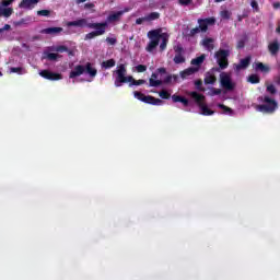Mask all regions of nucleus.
Instances as JSON below:
<instances>
[{
    "mask_svg": "<svg viewBox=\"0 0 280 280\" xmlns=\"http://www.w3.org/2000/svg\"><path fill=\"white\" fill-rule=\"evenodd\" d=\"M69 27H89L90 30H95L91 33H88L84 37V40H93L97 36H102L106 32V22L103 23H93L90 19H80L71 21L68 23Z\"/></svg>",
    "mask_w": 280,
    "mask_h": 280,
    "instance_id": "obj_1",
    "label": "nucleus"
},
{
    "mask_svg": "<svg viewBox=\"0 0 280 280\" xmlns=\"http://www.w3.org/2000/svg\"><path fill=\"white\" fill-rule=\"evenodd\" d=\"M128 71L126 70V65L120 63L118 69L116 70V86H121V84L130 83L129 86H141V84H145V80L139 79L136 80L132 75L126 77Z\"/></svg>",
    "mask_w": 280,
    "mask_h": 280,
    "instance_id": "obj_2",
    "label": "nucleus"
},
{
    "mask_svg": "<svg viewBox=\"0 0 280 280\" xmlns=\"http://www.w3.org/2000/svg\"><path fill=\"white\" fill-rule=\"evenodd\" d=\"M258 102L260 105H256V110L258 113H266L267 115H272L277 108H279V103L268 95L258 96Z\"/></svg>",
    "mask_w": 280,
    "mask_h": 280,
    "instance_id": "obj_3",
    "label": "nucleus"
},
{
    "mask_svg": "<svg viewBox=\"0 0 280 280\" xmlns=\"http://www.w3.org/2000/svg\"><path fill=\"white\" fill-rule=\"evenodd\" d=\"M229 56H231V51L226 49H219L214 54V58L217 59V65L219 68H213V71H220V69L224 70L229 67Z\"/></svg>",
    "mask_w": 280,
    "mask_h": 280,
    "instance_id": "obj_4",
    "label": "nucleus"
},
{
    "mask_svg": "<svg viewBox=\"0 0 280 280\" xmlns=\"http://www.w3.org/2000/svg\"><path fill=\"white\" fill-rule=\"evenodd\" d=\"M190 97H192V100H195L197 106H199V108L201 110V115H205L206 117L214 115L215 112L209 109L207 104H205V95L199 94L198 92H191Z\"/></svg>",
    "mask_w": 280,
    "mask_h": 280,
    "instance_id": "obj_5",
    "label": "nucleus"
},
{
    "mask_svg": "<svg viewBox=\"0 0 280 280\" xmlns=\"http://www.w3.org/2000/svg\"><path fill=\"white\" fill-rule=\"evenodd\" d=\"M133 97L140 102H143L144 104H151V106H161V104H163L161 98H156L152 95H145L139 91L133 92Z\"/></svg>",
    "mask_w": 280,
    "mask_h": 280,
    "instance_id": "obj_6",
    "label": "nucleus"
},
{
    "mask_svg": "<svg viewBox=\"0 0 280 280\" xmlns=\"http://www.w3.org/2000/svg\"><path fill=\"white\" fill-rule=\"evenodd\" d=\"M148 37L150 42L147 46V51H154L155 47H159V43H161V32L153 30L148 33Z\"/></svg>",
    "mask_w": 280,
    "mask_h": 280,
    "instance_id": "obj_7",
    "label": "nucleus"
},
{
    "mask_svg": "<svg viewBox=\"0 0 280 280\" xmlns=\"http://www.w3.org/2000/svg\"><path fill=\"white\" fill-rule=\"evenodd\" d=\"M220 84L222 89H225V91H234L235 83L231 80V75L226 72H222L220 74Z\"/></svg>",
    "mask_w": 280,
    "mask_h": 280,
    "instance_id": "obj_8",
    "label": "nucleus"
},
{
    "mask_svg": "<svg viewBox=\"0 0 280 280\" xmlns=\"http://www.w3.org/2000/svg\"><path fill=\"white\" fill-rule=\"evenodd\" d=\"M40 78L44 80H49L50 82H57L58 80H62V75L58 72H51L50 70H42L39 71Z\"/></svg>",
    "mask_w": 280,
    "mask_h": 280,
    "instance_id": "obj_9",
    "label": "nucleus"
},
{
    "mask_svg": "<svg viewBox=\"0 0 280 280\" xmlns=\"http://www.w3.org/2000/svg\"><path fill=\"white\" fill-rule=\"evenodd\" d=\"M172 80H178V77L168 74L164 80L149 79L150 86H161L162 84H172Z\"/></svg>",
    "mask_w": 280,
    "mask_h": 280,
    "instance_id": "obj_10",
    "label": "nucleus"
},
{
    "mask_svg": "<svg viewBox=\"0 0 280 280\" xmlns=\"http://www.w3.org/2000/svg\"><path fill=\"white\" fill-rule=\"evenodd\" d=\"M198 24L200 32H207L209 25H215V18L199 19Z\"/></svg>",
    "mask_w": 280,
    "mask_h": 280,
    "instance_id": "obj_11",
    "label": "nucleus"
},
{
    "mask_svg": "<svg viewBox=\"0 0 280 280\" xmlns=\"http://www.w3.org/2000/svg\"><path fill=\"white\" fill-rule=\"evenodd\" d=\"M83 73H86V68L83 65H78L70 72L69 78L70 79L80 78V75H83Z\"/></svg>",
    "mask_w": 280,
    "mask_h": 280,
    "instance_id": "obj_12",
    "label": "nucleus"
},
{
    "mask_svg": "<svg viewBox=\"0 0 280 280\" xmlns=\"http://www.w3.org/2000/svg\"><path fill=\"white\" fill-rule=\"evenodd\" d=\"M250 60L252 57L247 56L241 59L238 63L234 65V68L236 69V71H242V69H248V67H250Z\"/></svg>",
    "mask_w": 280,
    "mask_h": 280,
    "instance_id": "obj_13",
    "label": "nucleus"
},
{
    "mask_svg": "<svg viewBox=\"0 0 280 280\" xmlns=\"http://www.w3.org/2000/svg\"><path fill=\"white\" fill-rule=\"evenodd\" d=\"M40 0H22L19 4V8H23L24 10H33Z\"/></svg>",
    "mask_w": 280,
    "mask_h": 280,
    "instance_id": "obj_14",
    "label": "nucleus"
},
{
    "mask_svg": "<svg viewBox=\"0 0 280 280\" xmlns=\"http://www.w3.org/2000/svg\"><path fill=\"white\" fill-rule=\"evenodd\" d=\"M124 16V11L112 12L107 16V23H119Z\"/></svg>",
    "mask_w": 280,
    "mask_h": 280,
    "instance_id": "obj_15",
    "label": "nucleus"
},
{
    "mask_svg": "<svg viewBox=\"0 0 280 280\" xmlns=\"http://www.w3.org/2000/svg\"><path fill=\"white\" fill-rule=\"evenodd\" d=\"M61 32H63L62 27H47L40 31V34H48L50 36H58V34H60Z\"/></svg>",
    "mask_w": 280,
    "mask_h": 280,
    "instance_id": "obj_16",
    "label": "nucleus"
},
{
    "mask_svg": "<svg viewBox=\"0 0 280 280\" xmlns=\"http://www.w3.org/2000/svg\"><path fill=\"white\" fill-rule=\"evenodd\" d=\"M198 71H200V68H196V67L187 68L180 72V78H183V80H185V79L189 78V75H194V73H198Z\"/></svg>",
    "mask_w": 280,
    "mask_h": 280,
    "instance_id": "obj_17",
    "label": "nucleus"
},
{
    "mask_svg": "<svg viewBox=\"0 0 280 280\" xmlns=\"http://www.w3.org/2000/svg\"><path fill=\"white\" fill-rule=\"evenodd\" d=\"M255 71H260V73H270V66L265 65L261 61H258L254 66Z\"/></svg>",
    "mask_w": 280,
    "mask_h": 280,
    "instance_id": "obj_18",
    "label": "nucleus"
},
{
    "mask_svg": "<svg viewBox=\"0 0 280 280\" xmlns=\"http://www.w3.org/2000/svg\"><path fill=\"white\" fill-rule=\"evenodd\" d=\"M269 54L277 56L280 51V45L278 40H275L268 45Z\"/></svg>",
    "mask_w": 280,
    "mask_h": 280,
    "instance_id": "obj_19",
    "label": "nucleus"
},
{
    "mask_svg": "<svg viewBox=\"0 0 280 280\" xmlns=\"http://www.w3.org/2000/svg\"><path fill=\"white\" fill-rule=\"evenodd\" d=\"M160 39H162L160 49L161 51H165V49H167V43H170V35L167 33H162L160 34Z\"/></svg>",
    "mask_w": 280,
    "mask_h": 280,
    "instance_id": "obj_20",
    "label": "nucleus"
},
{
    "mask_svg": "<svg viewBox=\"0 0 280 280\" xmlns=\"http://www.w3.org/2000/svg\"><path fill=\"white\" fill-rule=\"evenodd\" d=\"M206 58H207V56L203 54L197 58L191 59L190 65L200 69V66L202 65V62H205Z\"/></svg>",
    "mask_w": 280,
    "mask_h": 280,
    "instance_id": "obj_21",
    "label": "nucleus"
},
{
    "mask_svg": "<svg viewBox=\"0 0 280 280\" xmlns=\"http://www.w3.org/2000/svg\"><path fill=\"white\" fill-rule=\"evenodd\" d=\"M14 12L12 8H2L0 7V16H4L5 19H10Z\"/></svg>",
    "mask_w": 280,
    "mask_h": 280,
    "instance_id": "obj_22",
    "label": "nucleus"
},
{
    "mask_svg": "<svg viewBox=\"0 0 280 280\" xmlns=\"http://www.w3.org/2000/svg\"><path fill=\"white\" fill-rule=\"evenodd\" d=\"M85 73H89L91 78H95L97 75V70L91 66V62H88L85 66Z\"/></svg>",
    "mask_w": 280,
    "mask_h": 280,
    "instance_id": "obj_23",
    "label": "nucleus"
},
{
    "mask_svg": "<svg viewBox=\"0 0 280 280\" xmlns=\"http://www.w3.org/2000/svg\"><path fill=\"white\" fill-rule=\"evenodd\" d=\"M202 45L208 51H213V38H205Z\"/></svg>",
    "mask_w": 280,
    "mask_h": 280,
    "instance_id": "obj_24",
    "label": "nucleus"
},
{
    "mask_svg": "<svg viewBox=\"0 0 280 280\" xmlns=\"http://www.w3.org/2000/svg\"><path fill=\"white\" fill-rule=\"evenodd\" d=\"M205 84H215L218 82V78L213 74H207L203 80Z\"/></svg>",
    "mask_w": 280,
    "mask_h": 280,
    "instance_id": "obj_25",
    "label": "nucleus"
},
{
    "mask_svg": "<svg viewBox=\"0 0 280 280\" xmlns=\"http://www.w3.org/2000/svg\"><path fill=\"white\" fill-rule=\"evenodd\" d=\"M266 93L269 95H275L277 93V86L272 83H266Z\"/></svg>",
    "mask_w": 280,
    "mask_h": 280,
    "instance_id": "obj_26",
    "label": "nucleus"
},
{
    "mask_svg": "<svg viewBox=\"0 0 280 280\" xmlns=\"http://www.w3.org/2000/svg\"><path fill=\"white\" fill-rule=\"evenodd\" d=\"M46 54V60H50L51 62L58 60L59 58H61L60 55L56 54V52H45Z\"/></svg>",
    "mask_w": 280,
    "mask_h": 280,
    "instance_id": "obj_27",
    "label": "nucleus"
},
{
    "mask_svg": "<svg viewBox=\"0 0 280 280\" xmlns=\"http://www.w3.org/2000/svg\"><path fill=\"white\" fill-rule=\"evenodd\" d=\"M247 82H249L250 84H259V82H261V79L257 74H250L247 78Z\"/></svg>",
    "mask_w": 280,
    "mask_h": 280,
    "instance_id": "obj_28",
    "label": "nucleus"
},
{
    "mask_svg": "<svg viewBox=\"0 0 280 280\" xmlns=\"http://www.w3.org/2000/svg\"><path fill=\"white\" fill-rule=\"evenodd\" d=\"M55 51H57L58 54H65V51H68L69 56H71L73 54L71 50H69V47H67L65 45L57 46L55 48Z\"/></svg>",
    "mask_w": 280,
    "mask_h": 280,
    "instance_id": "obj_29",
    "label": "nucleus"
},
{
    "mask_svg": "<svg viewBox=\"0 0 280 280\" xmlns=\"http://www.w3.org/2000/svg\"><path fill=\"white\" fill-rule=\"evenodd\" d=\"M173 62H175V65H183V62H185V56H183V54H175Z\"/></svg>",
    "mask_w": 280,
    "mask_h": 280,
    "instance_id": "obj_30",
    "label": "nucleus"
},
{
    "mask_svg": "<svg viewBox=\"0 0 280 280\" xmlns=\"http://www.w3.org/2000/svg\"><path fill=\"white\" fill-rule=\"evenodd\" d=\"M10 73H18V75H23V73H25V68H23V67H18V68L11 67L10 68Z\"/></svg>",
    "mask_w": 280,
    "mask_h": 280,
    "instance_id": "obj_31",
    "label": "nucleus"
},
{
    "mask_svg": "<svg viewBox=\"0 0 280 280\" xmlns=\"http://www.w3.org/2000/svg\"><path fill=\"white\" fill-rule=\"evenodd\" d=\"M161 18V13L159 12H151L148 16H147V21H156V19Z\"/></svg>",
    "mask_w": 280,
    "mask_h": 280,
    "instance_id": "obj_32",
    "label": "nucleus"
},
{
    "mask_svg": "<svg viewBox=\"0 0 280 280\" xmlns=\"http://www.w3.org/2000/svg\"><path fill=\"white\" fill-rule=\"evenodd\" d=\"M160 97L162 100H170V97H172V95L170 94V92L165 91V90H162L160 93H159Z\"/></svg>",
    "mask_w": 280,
    "mask_h": 280,
    "instance_id": "obj_33",
    "label": "nucleus"
},
{
    "mask_svg": "<svg viewBox=\"0 0 280 280\" xmlns=\"http://www.w3.org/2000/svg\"><path fill=\"white\" fill-rule=\"evenodd\" d=\"M37 16H51V11H49V10H39V11H37Z\"/></svg>",
    "mask_w": 280,
    "mask_h": 280,
    "instance_id": "obj_34",
    "label": "nucleus"
},
{
    "mask_svg": "<svg viewBox=\"0 0 280 280\" xmlns=\"http://www.w3.org/2000/svg\"><path fill=\"white\" fill-rule=\"evenodd\" d=\"M221 19H225L226 21H229V19H231V11L229 10H223L221 11Z\"/></svg>",
    "mask_w": 280,
    "mask_h": 280,
    "instance_id": "obj_35",
    "label": "nucleus"
},
{
    "mask_svg": "<svg viewBox=\"0 0 280 280\" xmlns=\"http://www.w3.org/2000/svg\"><path fill=\"white\" fill-rule=\"evenodd\" d=\"M136 70H137L138 73H144V71H148V66H145V65H138L136 67Z\"/></svg>",
    "mask_w": 280,
    "mask_h": 280,
    "instance_id": "obj_36",
    "label": "nucleus"
},
{
    "mask_svg": "<svg viewBox=\"0 0 280 280\" xmlns=\"http://www.w3.org/2000/svg\"><path fill=\"white\" fill-rule=\"evenodd\" d=\"M219 106V108H221L222 110H223V113H229L230 115H231V113H233V109H231L230 107H228L226 105H224V104H219L218 105Z\"/></svg>",
    "mask_w": 280,
    "mask_h": 280,
    "instance_id": "obj_37",
    "label": "nucleus"
},
{
    "mask_svg": "<svg viewBox=\"0 0 280 280\" xmlns=\"http://www.w3.org/2000/svg\"><path fill=\"white\" fill-rule=\"evenodd\" d=\"M200 32L201 31L199 27H195V28L190 30V32L188 33V36L194 37V36H196V34H200Z\"/></svg>",
    "mask_w": 280,
    "mask_h": 280,
    "instance_id": "obj_38",
    "label": "nucleus"
},
{
    "mask_svg": "<svg viewBox=\"0 0 280 280\" xmlns=\"http://www.w3.org/2000/svg\"><path fill=\"white\" fill-rule=\"evenodd\" d=\"M115 65H116L115 59H108L106 61V69H110V68L115 67Z\"/></svg>",
    "mask_w": 280,
    "mask_h": 280,
    "instance_id": "obj_39",
    "label": "nucleus"
},
{
    "mask_svg": "<svg viewBox=\"0 0 280 280\" xmlns=\"http://www.w3.org/2000/svg\"><path fill=\"white\" fill-rule=\"evenodd\" d=\"M106 43L108 45H117V38L116 37H107Z\"/></svg>",
    "mask_w": 280,
    "mask_h": 280,
    "instance_id": "obj_40",
    "label": "nucleus"
},
{
    "mask_svg": "<svg viewBox=\"0 0 280 280\" xmlns=\"http://www.w3.org/2000/svg\"><path fill=\"white\" fill-rule=\"evenodd\" d=\"M250 7H252L253 10H255L256 12H259V4L257 3L256 0H252Z\"/></svg>",
    "mask_w": 280,
    "mask_h": 280,
    "instance_id": "obj_41",
    "label": "nucleus"
},
{
    "mask_svg": "<svg viewBox=\"0 0 280 280\" xmlns=\"http://www.w3.org/2000/svg\"><path fill=\"white\" fill-rule=\"evenodd\" d=\"M174 51H175V54H184L185 49L183 48V46L177 45L174 47Z\"/></svg>",
    "mask_w": 280,
    "mask_h": 280,
    "instance_id": "obj_42",
    "label": "nucleus"
},
{
    "mask_svg": "<svg viewBox=\"0 0 280 280\" xmlns=\"http://www.w3.org/2000/svg\"><path fill=\"white\" fill-rule=\"evenodd\" d=\"M210 95H222V90L215 89V88H211Z\"/></svg>",
    "mask_w": 280,
    "mask_h": 280,
    "instance_id": "obj_43",
    "label": "nucleus"
},
{
    "mask_svg": "<svg viewBox=\"0 0 280 280\" xmlns=\"http://www.w3.org/2000/svg\"><path fill=\"white\" fill-rule=\"evenodd\" d=\"M12 3H14V0H2L1 1V5H3V8H8V5H12Z\"/></svg>",
    "mask_w": 280,
    "mask_h": 280,
    "instance_id": "obj_44",
    "label": "nucleus"
},
{
    "mask_svg": "<svg viewBox=\"0 0 280 280\" xmlns=\"http://www.w3.org/2000/svg\"><path fill=\"white\" fill-rule=\"evenodd\" d=\"M195 86H197L198 91H205V89H202V80H197L195 81Z\"/></svg>",
    "mask_w": 280,
    "mask_h": 280,
    "instance_id": "obj_45",
    "label": "nucleus"
},
{
    "mask_svg": "<svg viewBox=\"0 0 280 280\" xmlns=\"http://www.w3.org/2000/svg\"><path fill=\"white\" fill-rule=\"evenodd\" d=\"M194 0H178L179 5H191Z\"/></svg>",
    "mask_w": 280,
    "mask_h": 280,
    "instance_id": "obj_46",
    "label": "nucleus"
},
{
    "mask_svg": "<svg viewBox=\"0 0 280 280\" xmlns=\"http://www.w3.org/2000/svg\"><path fill=\"white\" fill-rule=\"evenodd\" d=\"M172 100H173L174 103H178V102H182L183 96L174 94L172 96Z\"/></svg>",
    "mask_w": 280,
    "mask_h": 280,
    "instance_id": "obj_47",
    "label": "nucleus"
},
{
    "mask_svg": "<svg viewBox=\"0 0 280 280\" xmlns=\"http://www.w3.org/2000/svg\"><path fill=\"white\" fill-rule=\"evenodd\" d=\"M12 30V26L10 24H5L2 28H0V34H2V32H8Z\"/></svg>",
    "mask_w": 280,
    "mask_h": 280,
    "instance_id": "obj_48",
    "label": "nucleus"
},
{
    "mask_svg": "<svg viewBox=\"0 0 280 280\" xmlns=\"http://www.w3.org/2000/svg\"><path fill=\"white\" fill-rule=\"evenodd\" d=\"M180 104H184V106H189V100L185 98V96H182V101H179Z\"/></svg>",
    "mask_w": 280,
    "mask_h": 280,
    "instance_id": "obj_49",
    "label": "nucleus"
},
{
    "mask_svg": "<svg viewBox=\"0 0 280 280\" xmlns=\"http://www.w3.org/2000/svg\"><path fill=\"white\" fill-rule=\"evenodd\" d=\"M244 47H245L244 40H240V42L237 43V49H244Z\"/></svg>",
    "mask_w": 280,
    "mask_h": 280,
    "instance_id": "obj_50",
    "label": "nucleus"
},
{
    "mask_svg": "<svg viewBox=\"0 0 280 280\" xmlns=\"http://www.w3.org/2000/svg\"><path fill=\"white\" fill-rule=\"evenodd\" d=\"M145 21V18H139L136 20V25H141Z\"/></svg>",
    "mask_w": 280,
    "mask_h": 280,
    "instance_id": "obj_51",
    "label": "nucleus"
},
{
    "mask_svg": "<svg viewBox=\"0 0 280 280\" xmlns=\"http://www.w3.org/2000/svg\"><path fill=\"white\" fill-rule=\"evenodd\" d=\"M158 73H161V75H163V74L167 73V69H165V68H159V69H158Z\"/></svg>",
    "mask_w": 280,
    "mask_h": 280,
    "instance_id": "obj_52",
    "label": "nucleus"
},
{
    "mask_svg": "<svg viewBox=\"0 0 280 280\" xmlns=\"http://www.w3.org/2000/svg\"><path fill=\"white\" fill-rule=\"evenodd\" d=\"M84 8H86V10H91V8H95V5L93 3H85Z\"/></svg>",
    "mask_w": 280,
    "mask_h": 280,
    "instance_id": "obj_53",
    "label": "nucleus"
},
{
    "mask_svg": "<svg viewBox=\"0 0 280 280\" xmlns=\"http://www.w3.org/2000/svg\"><path fill=\"white\" fill-rule=\"evenodd\" d=\"M24 23H25V19H22V20L15 22V25H16V26H21V25H23Z\"/></svg>",
    "mask_w": 280,
    "mask_h": 280,
    "instance_id": "obj_54",
    "label": "nucleus"
},
{
    "mask_svg": "<svg viewBox=\"0 0 280 280\" xmlns=\"http://www.w3.org/2000/svg\"><path fill=\"white\" fill-rule=\"evenodd\" d=\"M159 78V74L152 73L150 80H156Z\"/></svg>",
    "mask_w": 280,
    "mask_h": 280,
    "instance_id": "obj_55",
    "label": "nucleus"
},
{
    "mask_svg": "<svg viewBox=\"0 0 280 280\" xmlns=\"http://www.w3.org/2000/svg\"><path fill=\"white\" fill-rule=\"evenodd\" d=\"M273 8H275V10H279V8H280V2H275V3H273Z\"/></svg>",
    "mask_w": 280,
    "mask_h": 280,
    "instance_id": "obj_56",
    "label": "nucleus"
},
{
    "mask_svg": "<svg viewBox=\"0 0 280 280\" xmlns=\"http://www.w3.org/2000/svg\"><path fill=\"white\" fill-rule=\"evenodd\" d=\"M86 0H77V3L80 5V3H84Z\"/></svg>",
    "mask_w": 280,
    "mask_h": 280,
    "instance_id": "obj_57",
    "label": "nucleus"
},
{
    "mask_svg": "<svg viewBox=\"0 0 280 280\" xmlns=\"http://www.w3.org/2000/svg\"><path fill=\"white\" fill-rule=\"evenodd\" d=\"M277 34H280V25L276 28Z\"/></svg>",
    "mask_w": 280,
    "mask_h": 280,
    "instance_id": "obj_58",
    "label": "nucleus"
},
{
    "mask_svg": "<svg viewBox=\"0 0 280 280\" xmlns=\"http://www.w3.org/2000/svg\"><path fill=\"white\" fill-rule=\"evenodd\" d=\"M102 67H103V68H106V61H103V62H102Z\"/></svg>",
    "mask_w": 280,
    "mask_h": 280,
    "instance_id": "obj_59",
    "label": "nucleus"
},
{
    "mask_svg": "<svg viewBox=\"0 0 280 280\" xmlns=\"http://www.w3.org/2000/svg\"><path fill=\"white\" fill-rule=\"evenodd\" d=\"M215 3H222V1H225V0H214Z\"/></svg>",
    "mask_w": 280,
    "mask_h": 280,
    "instance_id": "obj_60",
    "label": "nucleus"
},
{
    "mask_svg": "<svg viewBox=\"0 0 280 280\" xmlns=\"http://www.w3.org/2000/svg\"><path fill=\"white\" fill-rule=\"evenodd\" d=\"M2 75H3V72L0 71V78H2Z\"/></svg>",
    "mask_w": 280,
    "mask_h": 280,
    "instance_id": "obj_61",
    "label": "nucleus"
},
{
    "mask_svg": "<svg viewBox=\"0 0 280 280\" xmlns=\"http://www.w3.org/2000/svg\"><path fill=\"white\" fill-rule=\"evenodd\" d=\"M238 21H242V19H241V18H238Z\"/></svg>",
    "mask_w": 280,
    "mask_h": 280,
    "instance_id": "obj_62",
    "label": "nucleus"
}]
</instances>
